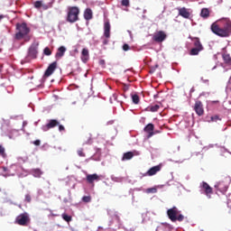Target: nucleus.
Instances as JSON below:
<instances>
[{
	"label": "nucleus",
	"instance_id": "1",
	"mask_svg": "<svg viewBox=\"0 0 231 231\" xmlns=\"http://www.w3.org/2000/svg\"><path fill=\"white\" fill-rule=\"evenodd\" d=\"M211 32L218 37H230L231 35V21L226 20L224 26L219 27L217 23H214L211 24Z\"/></svg>",
	"mask_w": 231,
	"mask_h": 231
},
{
	"label": "nucleus",
	"instance_id": "2",
	"mask_svg": "<svg viewBox=\"0 0 231 231\" xmlns=\"http://www.w3.org/2000/svg\"><path fill=\"white\" fill-rule=\"evenodd\" d=\"M16 31L17 32L14 34V39L16 41H22V39H24V42H28L32 39L30 36L31 30L26 23H16Z\"/></svg>",
	"mask_w": 231,
	"mask_h": 231
},
{
	"label": "nucleus",
	"instance_id": "3",
	"mask_svg": "<svg viewBox=\"0 0 231 231\" xmlns=\"http://www.w3.org/2000/svg\"><path fill=\"white\" fill-rule=\"evenodd\" d=\"M80 14V9L78 6H69L67 13V23H77L79 21V15Z\"/></svg>",
	"mask_w": 231,
	"mask_h": 231
},
{
	"label": "nucleus",
	"instance_id": "4",
	"mask_svg": "<svg viewBox=\"0 0 231 231\" xmlns=\"http://www.w3.org/2000/svg\"><path fill=\"white\" fill-rule=\"evenodd\" d=\"M180 212L181 211H180V209H178L176 207H173L167 210V216L169 219H171V221L173 223L176 221L181 222L183 219H185V217L180 214Z\"/></svg>",
	"mask_w": 231,
	"mask_h": 231
},
{
	"label": "nucleus",
	"instance_id": "5",
	"mask_svg": "<svg viewBox=\"0 0 231 231\" xmlns=\"http://www.w3.org/2000/svg\"><path fill=\"white\" fill-rule=\"evenodd\" d=\"M31 222L30 214L24 212L16 217L14 223L20 226H28Z\"/></svg>",
	"mask_w": 231,
	"mask_h": 231
},
{
	"label": "nucleus",
	"instance_id": "6",
	"mask_svg": "<svg viewBox=\"0 0 231 231\" xmlns=\"http://www.w3.org/2000/svg\"><path fill=\"white\" fill-rule=\"evenodd\" d=\"M192 41L195 48L190 50L189 55H199V51H203V45L199 38H193Z\"/></svg>",
	"mask_w": 231,
	"mask_h": 231
},
{
	"label": "nucleus",
	"instance_id": "7",
	"mask_svg": "<svg viewBox=\"0 0 231 231\" xmlns=\"http://www.w3.org/2000/svg\"><path fill=\"white\" fill-rule=\"evenodd\" d=\"M39 43L34 42L32 43L28 51V55L27 57L29 59H37V53H39Z\"/></svg>",
	"mask_w": 231,
	"mask_h": 231
},
{
	"label": "nucleus",
	"instance_id": "8",
	"mask_svg": "<svg viewBox=\"0 0 231 231\" xmlns=\"http://www.w3.org/2000/svg\"><path fill=\"white\" fill-rule=\"evenodd\" d=\"M200 189L204 191V194L210 199L212 198V194H214V190L212 189V187L208 185L206 181H202L200 183Z\"/></svg>",
	"mask_w": 231,
	"mask_h": 231
},
{
	"label": "nucleus",
	"instance_id": "9",
	"mask_svg": "<svg viewBox=\"0 0 231 231\" xmlns=\"http://www.w3.org/2000/svg\"><path fill=\"white\" fill-rule=\"evenodd\" d=\"M193 109L198 116H203V115H205V108H203V103L199 100L195 102Z\"/></svg>",
	"mask_w": 231,
	"mask_h": 231
},
{
	"label": "nucleus",
	"instance_id": "10",
	"mask_svg": "<svg viewBox=\"0 0 231 231\" xmlns=\"http://www.w3.org/2000/svg\"><path fill=\"white\" fill-rule=\"evenodd\" d=\"M165 39H167V33L163 31H159L152 36V41H154V42H163Z\"/></svg>",
	"mask_w": 231,
	"mask_h": 231
},
{
	"label": "nucleus",
	"instance_id": "11",
	"mask_svg": "<svg viewBox=\"0 0 231 231\" xmlns=\"http://www.w3.org/2000/svg\"><path fill=\"white\" fill-rule=\"evenodd\" d=\"M215 189L222 193L226 192V190H228V180H220L218 183L215 185Z\"/></svg>",
	"mask_w": 231,
	"mask_h": 231
},
{
	"label": "nucleus",
	"instance_id": "12",
	"mask_svg": "<svg viewBox=\"0 0 231 231\" xmlns=\"http://www.w3.org/2000/svg\"><path fill=\"white\" fill-rule=\"evenodd\" d=\"M57 69V61H53L49 65L47 69L45 70L44 77L48 79V77H51L54 71Z\"/></svg>",
	"mask_w": 231,
	"mask_h": 231
},
{
	"label": "nucleus",
	"instance_id": "13",
	"mask_svg": "<svg viewBox=\"0 0 231 231\" xmlns=\"http://www.w3.org/2000/svg\"><path fill=\"white\" fill-rule=\"evenodd\" d=\"M60 125V122L57 119H51L49 123L42 127V131H50V129H53V127H57Z\"/></svg>",
	"mask_w": 231,
	"mask_h": 231
},
{
	"label": "nucleus",
	"instance_id": "14",
	"mask_svg": "<svg viewBox=\"0 0 231 231\" xmlns=\"http://www.w3.org/2000/svg\"><path fill=\"white\" fill-rule=\"evenodd\" d=\"M144 133H147V138H152V136H154V125L153 124H148L144 129Z\"/></svg>",
	"mask_w": 231,
	"mask_h": 231
},
{
	"label": "nucleus",
	"instance_id": "15",
	"mask_svg": "<svg viewBox=\"0 0 231 231\" xmlns=\"http://www.w3.org/2000/svg\"><path fill=\"white\" fill-rule=\"evenodd\" d=\"M87 181L92 185V183H95V181H100V176H98L97 173L88 174L87 175Z\"/></svg>",
	"mask_w": 231,
	"mask_h": 231
},
{
	"label": "nucleus",
	"instance_id": "16",
	"mask_svg": "<svg viewBox=\"0 0 231 231\" xmlns=\"http://www.w3.org/2000/svg\"><path fill=\"white\" fill-rule=\"evenodd\" d=\"M178 12L179 15L184 19H189L190 17V12H189V9L185 7L178 8Z\"/></svg>",
	"mask_w": 231,
	"mask_h": 231
},
{
	"label": "nucleus",
	"instance_id": "17",
	"mask_svg": "<svg viewBox=\"0 0 231 231\" xmlns=\"http://www.w3.org/2000/svg\"><path fill=\"white\" fill-rule=\"evenodd\" d=\"M160 171H162V166H153L144 174V176H154V174L160 172Z\"/></svg>",
	"mask_w": 231,
	"mask_h": 231
},
{
	"label": "nucleus",
	"instance_id": "18",
	"mask_svg": "<svg viewBox=\"0 0 231 231\" xmlns=\"http://www.w3.org/2000/svg\"><path fill=\"white\" fill-rule=\"evenodd\" d=\"M104 36L106 39H109V37H111V24L109 22H106L104 24Z\"/></svg>",
	"mask_w": 231,
	"mask_h": 231
},
{
	"label": "nucleus",
	"instance_id": "19",
	"mask_svg": "<svg viewBox=\"0 0 231 231\" xmlns=\"http://www.w3.org/2000/svg\"><path fill=\"white\" fill-rule=\"evenodd\" d=\"M81 60L82 62H88L89 60V50L83 49L81 51Z\"/></svg>",
	"mask_w": 231,
	"mask_h": 231
},
{
	"label": "nucleus",
	"instance_id": "20",
	"mask_svg": "<svg viewBox=\"0 0 231 231\" xmlns=\"http://www.w3.org/2000/svg\"><path fill=\"white\" fill-rule=\"evenodd\" d=\"M66 53V47L64 46H60L56 54H55V57L56 59H62V57H64V54Z\"/></svg>",
	"mask_w": 231,
	"mask_h": 231
},
{
	"label": "nucleus",
	"instance_id": "21",
	"mask_svg": "<svg viewBox=\"0 0 231 231\" xmlns=\"http://www.w3.org/2000/svg\"><path fill=\"white\" fill-rule=\"evenodd\" d=\"M134 157V153L133 152H125L122 157V162H127L129 160H133Z\"/></svg>",
	"mask_w": 231,
	"mask_h": 231
},
{
	"label": "nucleus",
	"instance_id": "22",
	"mask_svg": "<svg viewBox=\"0 0 231 231\" xmlns=\"http://www.w3.org/2000/svg\"><path fill=\"white\" fill-rule=\"evenodd\" d=\"M84 17L86 21H91V19H93V11H91L89 8H87L84 13Z\"/></svg>",
	"mask_w": 231,
	"mask_h": 231
},
{
	"label": "nucleus",
	"instance_id": "23",
	"mask_svg": "<svg viewBox=\"0 0 231 231\" xmlns=\"http://www.w3.org/2000/svg\"><path fill=\"white\" fill-rule=\"evenodd\" d=\"M31 173L34 178H41V176H42V171H41V169H32Z\"/></svg>",
	"mask_w": 231,
	"mask_h": 231
},
{
	"label": "nucleus",
	"instance_id": "24",
	"mask_svg": "<svg viewBox=\"0 0 231 231\" xmlns=\"http://www.w3.org/2000/svg\"><path fill=\"white\" fill-rule=\"evenodd\" d=\"M200 16L203 17V19H208V17H210V11L208 8H203Z\"/></svg>",
	"mask_w": 231,
	"mask_h": 231
},
{
	"label": "nucleus",
	"instance_id": "25",
	"mask_svg": "<svg viewBox=\"0 0 231 231\" xmlns=\"http://www.w3.org/2000/svg\"><path fill=\"white\" fill-rule=\"evenodd\" d=\"M223 60L226 64H228V66H231V57L230 54H223Z\"/></svg>",
	"mask_w": 231,
	"mask_h": 231
},
{
	"label": "nucleus",
	"instance_id": "26",
	"mask_svg": "<svg viewBox=\"0 0 231 231\" xmlns=\"http://www.w3.org/2000/svg\"><path fill=\"white\" fill-rule=\"evenodd\" d=\"M158 109H160L159 105H153V106H148V111H151L152 113H156Z\"/></svg>",
	"mask_w": 231,
	"mask_h": 231
},
{
	"label": "nucleus",
	"instance_id": "27",
	"mask_svg": "<svg viewBox=\"0 0 231 231\" xmlns=\"http://www.w3.org/2000/svg\"><path fill=\"white\" fill-rule=\"evenodd\" d=\"M61 217H62V219H64V221H66L67 223H69V222L71 221V219H72L71 216H69V215L66 214V213H63V214L61 215Z\"/></svg>",
	"mask_w": 231,
	"mask_h": 231
},
{
	"label": "nucleus",
	"instance_id": "28",
	"mask_svg": "<svg viewBox=\"0 0 231 231\" xmlns=\"http://www.w3.org/2000/svg\"><path fill=\"white\" fill-rule=\"evenodd\" d=\"M134 104H140V97L137 94L132 95Z\"/></svg>",
	"mask_w": 231,
	"mask_h": 231
},
{
	"label": "nucleus",
	"instance_id": "29",
	"mask_svg": "<svg viewBox=\"0 0 231 231\" xmlns=\"http://www.w3.org/2000/svg\"><path fill=\"white\" fill-rule=\"evenodd\" d=\"M82 201L83 203H91V196H84Z\"/></svg>",
	"mask_w": 231,
	"mask_h": 231
},
{
	"label": "nucleus",
	"instance_id": "30",
	"mask_svg": "<svg viewBox=\"0 0 231 231\" xmlns=\"http://www.w3.org/2000/svg\"><path fill=\"white\" fill-rule=\"evenodd\" d=\"M43 53H44V55H46L47 57H50V55H51V50H50V47H46V48L43 50Z\"/></svg>",
	"mask_w": 231,
	"mask_h": 231
},
{
	"label": "nucleus",
	"instance_id": "31",
	"mask_svg": "<svg viewBox=\"0 0 231 231\" xmlns=\"http://www.w3.org/2000/svg\"><path fill=\"white\" fill-rule=\"evenodd\" d=\"M42 6V1H36L34 2V8H41Z\"/></svg>",
	"mask_w": 231,
	"mask_h": 231
},
{
	"label": "nucleus",
	"instance_id": "32",
	"mask_svg": "<svg viewBox=\"0 0 231 231\" xmlns=\"http://www.w3.org/2000/svg\"><path fill=\"white\" fill-rule=\"evenodd\" d=\"M78 154L81 157V158H85L86 157V153L84 152V149H79L78 150Z\"/></svg>",
	"mask_w": 231,
	"mask_h": 231
},
{
	"label": "nucleus",
	"instance_id": "33",
	"mask_svg": "<svg viewBox=\"0 0 231 231\" xmlns=\"http://www.w3.org/2000/svg\"><path fill=\"white\" fill-rule=\"evenodd\" d=\"M121 5H122V6H129L130 5V2H129V0H122L121 1Z\"/></svg>",
	"mask_w": 231,
	"mask_h": 231
},
{
	"label": "nucleus",
	"instance_id": "34",
	"mask_svg": "<svg viewBox=\"0 0 231 231\" xmlns=\"http://www.w3.org/2000/svg\"><path fill=\"white\" fill-rule=\"evenodd\" d=\"M25 201L27 203H30L32 201V196H30V194L25 195Z\"/></svg>",
	"mask_w": 231,
	"mask_h": 231
},
{
	"label": "nucleus",
	"instance_id": "35",
	"mask_svg": "<svg viewBox=\"0 0 231 231\" xmlns=\"http://www.w3.org/2000/svg\"><path fill=\"white\" fill-rule=\"evenodd\" d=\"M123 50H124V51H129V44L125 43V44L123 45Z\"/></svg>",
	"mask_w": 231,
	"mask_h": 231
},
{
	"label": "nucleus",
	"instance_id": "36",
	"mask_svg": "<svg viewBox=\"0 0 231 231\" xmlns=\"http://www.w3.org/2000/svg\"><path fill=\"white\" fill-rule=\"evenodd\" d=\"M5 147H3V145H0V155L5 156Z\"/></svg>",
	"mask_w": 231,
	"mask_h": 231
},
{
	"label": "nucleus",
	"instance_id": "37",
	"mask_svg": "<svg viewBox=\"0 0 231 231\" xmlns=\"http://www.w3.org/2000/svg\"><path fill=\"white\" fill-rule=\"evenodd\" d=\"M33 144L36 145L37 147H39V145H41V140L34 141Z\"/></svg>",
	"mask_w": 231,
	"mask_h": 231
},
{
	"label": "nucleus",
	"instance_id": "38",
	"mask_svg": "<svg viewBox=\"0 0 231 231\" xmlns=\"http://www.w3.org/2000/svg\"><path fill=\"white\" fill-rule=\"evenodd\" d=\"M66 128H64V125H59V131L62 132L65 131Z\"/></svg>",
	"mask_w": 231,
	"mask_h": 231
},
{
	"label": "nucleus",
	"instance_id": "39",
	"mask_svg": "<svg viewBox=\"0 0 231 231\" xmlns=\"http://www.w3.org/2000/svg\"><path fill=\"white\" fill-rule=\"evenodd\" d=\"M107 39H108V38H106V39H105V40L103 41L104 46L109 44V40H107Z\"/></svg>",
	"mask_w": 231,
	"mask_h": 231
},
{
	"label": "nucleus",
	"instance_id": "40",
	"mask_svg": "<svg viewBox=\"0 0 231 231\" xmlns=\"http://www.w3.org/2000/svg\"><path fill=\"white\" fill-rule=\"evenodd\" d=\"M3 19H5V15L4 14H0V23H1V21H3Z\"/></svg>",
	"mask_w": 231,
	"mask_h": 231
},
{
	"label": "nucleus",
	"instance_id": "41",
	"mask_svg": "<svg viewBox=\"0 0 231 231\" xmlns=\"http://www.w3.org/2000/svg\"><path fill=\"white\" fill-rule=\"evenodd\" d=\"M3 171H4V172H6L8 171V168L3 167Z\"/></svg>",
	"mask_w": 231,
	"mask_h": 231
},
{
	"label": "nucleus",
	"instance_id": "42",
	"mask_svg": "<svg viewBox=\"0 0 231 231\" xmlns=\"http://www.w3.org/2000/svg\"><path fill=\"white\" fill-rule=\"evenodd\" d=\"M105 63H106V61L104 60H100V64H105Z\"/></svg>",
	"mask_w": 231,
	"mask_h": 231
},
{
	"label": "nucleus",
	"instance_id": "43",
	"mask_svg": "<svg viewBox=\"0 0 231 231\" xmlns=\"http://www.w3.org/2000/svg\"><path fill=\"white\" fill-rule=\"evenodd\" d=\"M128 231H134V227L130 228Z\"/></svg>",
	"mask_w": 231,
	"mask_h": 231
},
{
	"label": "nucleus",
	"instance_id": "44",
	"mask_svg": "<svg viewBox=\"0 0 231 231\" xmlns=\"http://www.w3.org/2000/svg\"><path fill=\"white\" fill-rule=\"evenodd\" d=\"M205 82H208V80H205Z\"/></svg>",
	"mask_w": 231,
	"mask_h": 231
},
{
	"label": "nucleus",
	"instance_id": "45",
	"mask_svg": "<svg viewBox=\"0 0 231 231\" xmlns=\"http://www.w3.org/2000/svg\"><path fill=\"white\" fill-rule=\"evenodd\" d=\"M0 192H1V189H0Z\"/></svg>",
	"mask_w": 231,
	"mask_h": 231
}]
</instances>
